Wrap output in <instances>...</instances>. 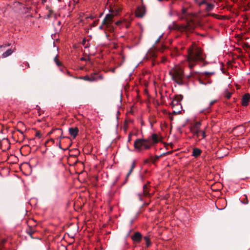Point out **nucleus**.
<instances>
[{
	"label": "nucleus",
	"mask_w": 250,
	"mask_h": 250,
	"mask_svg": "<svg viewBox=\"0 0 250 250\" xmlns=\"http://www.w3.org/2000/svg\"><path fill=\"white\" fill-rule=\"evenodd\" d=\"M205 59L201 48L192 46L188 49L187 61L189 67L191 69L198 62H203Z\"/></svg>",
	"instance_id": "f257e3e1"
},
{
	"label": "nucleus",
	"mask_w": 250,
	"mask_h": 250,
	"mask_svg": "<svg viewBox=\"0 0 250 250\" xmlns=\"http://www.w3.org/2000/svg\"><path fill=\"white\" fill-rule=\"evenodd\" d=\"M169 74L171 76L172 80L178 84L182 85L184 84V71L182 68L176 66L170 70Z\"/></svg>",
	"instance_id": "f03ea898"
},
{
	"label": "nucleus",
	"mask_w": 250,
	"mask_h": 250,
	"mask_svg": "<svg viewBox=\"0 0 250 250\" xmlns=\"http://www.w3.org/2000/svg\"><path fill=\"white\" fill-rule=\"evenodd\" d=\"M194 28V25L192 21L188 22L186 24L178 25L173 21L168 26V28L171 30H177L181 32H191Z\"/></svg>",
	"instance_id": "7ed1b4c3"
},
{
	"label": "nucleus",
	"mask_w": 250,
	"mask_h": 250,
	"mask_svg": "<svg viewBox=\"0 0 250 250\" xmlns=\"http://www.w3.org/2000/svg\"><path fill=\"white\" fill-rule=\"evenodd\" d=\"M152 143L150 142L149 139H137L134 142V147L138 151H142L149 149Z\"/></svg>",
	"instance_id": "20e7f679"
},
{
	"label": "nucleus",
	"mask_w": 250,
	"mask_h": 250,
	"mask_svg": "<svg viewBox=\"0 0 250 250\" xmlns=\"http://www.w3.org/2000/svg\"><path fill=\"white\" fill-rule=\"evenodd\" d=\"M122 9L120 7H110L109 9V14H107L103 21V24H111L115 16L119 14Z\"/></svg>",
	"instance_id": "39448f33"
},
{
	"label": "nucleus",
	"mask_w": 250,
	"mask_h": 250,
	"mask_svg": "<svg viewBox=\"0 0 250 250\" xmlns=\"http://www.w3.org/2000/svg\"><path fill=\"white\" fill-rule=\"evenodd\" d=\"M145 13L146 9L143 6H138L135 11V15L137 17L142 18L145 15Z\"/></svg>",
	"instance_id": "423d86ee"
},
{
	"label": "nucleus",
	"mask_w": 250,
	"mask_h": 250,
	"mask_svg": "<svg viewBox=\"0 0 250 250\" xmlns=\"http://www.w3.org/2000/svg\"><path fill=\"white\" fill-rule=\"evenodd\" d=\"M191 131L193 133L194 135L196 136V138H198L199 140H201V139L199 138V133H200L202 134V139H204L206 136L205 132L201 130L200 129L192 128Z\"/></svg>",
	"instance_id": "0eeeda50"
},
{
	"label": "nucleus",
	"mask_w": 250,
	"mask_h": 250,
	"mask_svg": "<svg viewBox=\"0 0 250 250\" xmlns=\"http://www.w3.org/2000/svg\"><path fill=\"white\" fill-rule=\"evenodd\" d=\"M202 152V150L201 149L198 147H194L192 149L191 156L194 158H197L201 155Z\"/></svg>",
	"instance_id": "6e6552de"
},
{
	"label": "nucleus",
	"mask_w": 250,
	"mask_h": 250,
	"mask_svg": "<svg viewBox=\"0 0 250 250\" xmlns=\"http://www.w3.org/2000/svg\"><path fill=\"white\" fill-rule=\"evenodd\" d=\"M142 236L139 232H136L132 236V240L136 243H140L142 239Z\"/></svg>",
	"instance_id": "1a4fd4ad"
},
{
	"label": "nucleus",
	"mask_w": 250,
	"mask_h": 250,
	"mask_svg": "<svg viewBox=\"0 0 250 250\" xmlns=\"http://www.w3.org/2000/svg\"><path fill=\"white\" fill-rule=\"evenodd\" d=\"M250 99V95L249 93L245 94L242 97V104L243 106L248 105L249 100Z\"/></svg>",
	"instance_id": "9d476101"
},
{
	"label": "nucleus",
	"mask_w": 250,
	"mask_h": 250,
	"mask_svg": "<svg viewBox=\"0 0 250 250\" xmlns=\"http://www.w3.org/2000/svg\"><path fill=\"white\" fill-rule=\"evenodd\" d=\"M215 2H216V1L215 2L208 1V2L206 3L205 4L206 5V7L205 8L206 11H207V12L211 11L214 9V7H215L214 3Z\"/></svg>",
	"instance_id": "9b49d317"
},
{
	"label": "nucleus",
	"mask_w": 250,
	"mask_h": 250,
	"mask_svg": "<svg viewBox=\"0 0 250 250\" xmlns=\"http://www.w3.org/2000/svg\"><path fill=\"white\" fill-rule=\"evenodd\" d=\"M90 82L96 81L98 80H102L103 77L102 75H98L97 73L92 74L90 76Z\"/></svg>",
	"instance_id": "f8f14e48"
},
{
	"label": "nucleus",
	"mask_w": 250,
	"mask_h": 250,
	"mask_svg": "<svg viewBox=\"0 0 250 250\" xmlns=\"http://www.w3.org/2000/svg\"><path fill=\"white\" fill-rule=\"evenodd\" d=\"M79 129L77 127H70L69 128V134L75 138L78 134Z\"/></svg>",
	"instance_id": "ddd939ff"
},
{
	"label": "nucleus",
	"mask_w": 250,
	"mask_h": 250,
	"mask_svg": "<svg viewBox=\"0 0 250 250\" xmlns=\"http://www.w3.org/2000/svg\"><path fill=\"white\" fill-rule=\"evenodd\" d=\"M194 0L200 6H201L203 4H205L208 1L215 2V0Z\"/></svg>",
	"instance_id": "4468645a"
},
{
	"label": "nucleus",
	"mask_w": 250,
	"mask_h": 250,
	"mask_svg": "<svg viewBox=\"0 0 250 250\" xmlns=\"http://www.w3.org/2000/svg\"><path fill=\"white\" fill-rule=\"evenodd\" d=\"M147 139H150V142H151V140L153 144H156L159 141L158 136L155 133L152 134V135L151 136H150L149 137H148Z\"/></svg>",
	"instance_id": "2eb2a0df"
},
{
	"label": "nucleus",
	"mask_w": 250,
	"mask_h": 250,
	"mask_svg": "<svg viewBox=\"0 0 250 250\" xmlns=\"http://www.w3.org/2000/svg\"><path fill=\"white\" fill-rule=\"evenodd\" d=\"M188 8L184 7L182 8L181 16L182 19H186L188 16L189 14L188 12Z\"/></svg>",
	"instance_id": "dca6fc26"
},
{
	"label": "nucleus",
	"mask_w": 250,
	"mask_h": 250,
	"mask_svg": "<svg viewBox=\"0 0 250 250\" xmlns=\"http://www.w3.org/2000/svg\"><path fill=\"white\" fill-rule=\"evenodd\" d=\"M143 194L145 196H147L148 195H149V190L148 189V187H147V186L146 185H144L143 186Z\"/></svg>",
	"instance_id": "f3484780"
},
{
	"label": "nucleus",
	"mask_w": 250,
	"mask_h": 250,
	"mask_svg": "<svg viewBox=\"0 0 250 250\" xmlns=\"http://www.w3.org/2000/svg\"><path fill=\"white\" fill-rule=\"evenodd\" d=\"M216 100H214V101H211L210 103H209V106L206 109H204V110H201L200 111V112L201 113H203L205 112V110H208V112H209V110L210 109V106L213 105L215 102H216Z\"/></svg>",
	"instance_id": "a211bd4d"
},
{
	"label": "nucleus",
	"mask_w": 250,
	"mask_h": 250,
	"mask_svg": "<svg viewBox=\"0 0 250 250\" xmlns=\"http://www.w3.org/2000/svg\"><path fill=\"white\" fill-rule=\"evenodd\" d=\"M13 52V51L11 50V49H8L7 51H6L5 52H4L2 56L3 58H6L8 56H9V55H10Z\"/></svg>",
	"instance_id": "6ab92c4d"
},
{
	"label": "nucleus",
	"mask_w": 250,
	"mask_h": 250,
	"mask_svg": "<svg viewBox=\"0 0 250 250\" xmlns=\"http://www.w3.org/2000/svg\"><path fill=\"white\" fill-rule=\"evenodd\" d=\"M135 167V162H133L132 164H131V168L129 171V172H128V173L126 175V179H127V178L128 177V176L130 175V174L131 173L133 169H134V168Z\"/></svg>",
	"instance_id": "aec40b11"
},
{
	"label": "nucleus",
	"mask_w": 250,
	"mask_h": 250,
	"mask_svg": "<svg viewBox=\"0 0 250 250\" xmlns=\"http://www.w3.org/2000/svg\"><path fill=\"white\" fill-rule=\"evenodd\" d=\"M61 67L60 68V70L62 72V73H65V72H66L67 74L70 76H71L72 75L70 74V72L67 71L66 68L64 67H62V66H60Z\"/></svg>",
	"instance_id": "412c9836"
},
{
	"label": "nucleus",
	"mask_w": 250,
	"mask_h": 250,
	"mask_svg": "<svg viewBox=\"0 0 250 250\" xmlns=\"http://www.w3.org/2000/svg\"><path fill=\"white\" fill-rule=\"evenodd\" d=\"M201 124L200 122H196L193 125L192 128L200 129Z\"/></svg>",
	"instance_id": "4be33fe9"
},
{
	"label": "nucleus",
	"mask_w": 250,
	"mask_h": 250,
	"mask_svg": "<svg viewBox=\"0 0 250 250\" xmlns=\"http://www.w3.org/2000/svg\"><path fill=\"white\" fill-rule=\"evenodd\" d=\"M54 62H55L56 64L58 66H62V63L59 61V60L57 58V56H56L54 59Z\"/></svg>",
	"instance_id": "5701e85b"
},
{
	"label": "nucleus",
	"mask_w": 250,
	"mask_h": 250,
	"mask_svg": "<svg viewBox=\"0 0 250 250\" xmlns=\"http://www.w3.org/2000/svg\"><path fill=\"white\" fill-rule=\"evenodd\" d=\"M144 240L146 241V245L147 247H148L150 244V241L148 236H145L144 237Z\"/></svg>",
	"instance_id": "b1692460"
},
{
	"label": "nucleus",
	"mask_w": 250,
	"mask_h": 250,
	"mask_svg": "<svg viewBox=\"0 0 250 250\" xmlns=\"http://www.w3.org/2000/svg\"><path fill=\"white\" fill-rule=\"evenodd\" d=\"M57 131H62V129L60 128L53 129L48 133V135H50L51 134L54 133V132Z\"/></svg>",
	"instance_id": "393cba45"
},
{
	"label": "nucleus",
	"mask_w": 250,
	"mask_h": 250,
	"mask_svg": "<svg viewBox=\"0 0 250 250\" xmlns=\"http://www.w3.org/2000/svg\"><path fill=\"white\" fill-rule=\"evenodd\" d=\"M27 233L30 235L31 237H32V235L34 233V231L31 228L27 230Z\"/></svg>",
	"instance_id": "a878e982"
},
{
	"label": "nucleus",
	"mask_w": 250,
	"mask_h": 250,
	"mask_svg": "<svg viewBox=\"0 0 250 250\" xmlns=\"http://www.w3.org/2000/svg\"><path fill=\"white\" fill-rule=\"evenodd\" d=\"M225 96L227 98V99H229L231 96V92H229V91H226L225 93Z\"/></svg>",
	"instance_id": "bb28decb"
},
{
	"label": "nucleus",
	"mask_w": 250,
	"mask_h": 250,
	"mask_svg": "<svg viewBox=\"0 0 250 250\" xmlns=\"http://www.w3.org/2000/svg\"><path fill=\"white\" fill-rule=\"evenodd\" d=\"M110 25H111V24H109L107 25V24H103L102 23V24L99 26V29H103L104 28V26H106V27H109L110 26Z\"/></svg>",
	"instance_id": "cd10ccee"
},
{
	"label": "nucleus",
	"mask_w": 250,
	"mask_h": 250,
	"mask_svg": "<svg viewBox=\"0 0 250 250\" xmlns=\"http://www.w3.org/2000/svg\"><path fill=\"white\" fill-rule=\"evenodd\" d=\"M36 136L39 138H41L42 134L39 132H37L36 133Z\"/></svg>",
	"instance_id": "c85d7f7f"
},
{
	"label": "nucleus",
	"mask_w": 250,
	"mask_h": 250,
	"mask_svg": "<svg viewBox=\"0 0 250 250\" xmlns=\"http://www.w3.org/2000/svg\"><path fill=\"white\" fill-rule=\"evenodd\" d=\"M83 79L86 81H88L90 82V76H86L83 77Z\"/></svg>",
	"instance_id": "c756f323"
},
{
	"label": "nucleus",
	"mask_w": 250,
	"mask_h": 250,
	"mask_svg": "<svg viewBox=\"0 0 250 250\" xmlns=\"http://www.w3.org/2000/svg\"><path fill=\"white\" fill-rule=\"evenodd\" d=\"M244 196H245L246 200L242 201V202L244 204H248L249 202L247 199V197L245 195H244Z\"/></svg>",
	"instance_id": "7c9ffc66"
},
{
	"label": "nucleus",
	"mask_w": 250,
	"mask_h": 250,
	"mask_svg": "<svg viewBox=\"0 0 250 250\" xmlns=\"http://www.w3.org/2000/svg\"><path fill=\"white\" fill-rule=\"evenodd\" d=\"M61 132V136H60L59 137V139L60 140H61L62 138H65V136H64L63 135H62V131H60Z\"/></svg>",
	"instance_id": "2f4dec72"
},
{
	"label": "nucleus",
	"mask_w": 250,
	"mask_h": 250,
	"mask_svg": "<svg viewBox=\"0 0 250 250\" xmlns=\"http://www.w3.org/2000/svg\"><path fill=\"white\" fill-rule=\"evenodd\" d=\"M214 72H205V74L206 75H209H209H213V74H214Z\"/></svg>",
	"instance_id": "473e14b6"
},
{
	"label": "nucleus",
	"mask_w": 250,
	"mask_h": 250,
	"mask_svg": "<svg viewBox=\"0 0 250 250\" xmlns=\"http://www.w3.org/2000/svg\"><path fill=\"white\" fill-rule=\"evenodd\" d=\"M163 36V35H161L159 38L156 41V43H158L159 42L161 38H162V37Z\"/></svg>",
	"instance_id": "72a5a7b5"
},
{
	"label": "nucleus",
	"mask_w": 250,
	"mask_h": 250,
	"mask_svg": "<svg viewBox=\"0 0 250 250\" xmlns=\"http://www.w3.org/2000/svg\"><path fill=\"white\" fill-rule=\"evenodd\" d=\"M121 22H122V21H116V24L117 25H120V24L121 23Z\"/></svg>",
	"instance_id": "f704fd0d"
},
{
	"label": "nucleus",
	"mask_w": 250,
	"mask_h": 250,
	"mask_svg": "<svg viewBox=\"0 0 250 250\" xmlns=\"http://www.w3.org/2000/svg\"><path fill=\"white\" fill-rule=\"evenodd\" d=\"M115 69H116V68H113L112 69H111L110 71L112 72V73H114L115 72Z\"/></svg>",
	"instance_id": "c9c22d12"
},
{
	"label": "nucleus",
	"mask_w": 250,
	"mask_h": 250,
	"mask_svg": "<svg viewBox=\"0 0 250 250\" xmlns=\"http://www.w3.org/2000/svg\"><path fill=\"white\" fill-rule=\"evenodd\" d=\"M138 196H139V199L140 200H142V195L141 193H139L138 194Z\"/></svg>",
	"instance_id": "e433bc0d"
},
{
	"label": "nucleus",
	"mask_w": 250,
	"mask_h": 250,
	"mask_svg": "<svg viewBox=\"0 0 250 250\" xmlns=\"http://www.w3.org/2000/svg\"><path fill=\"white\" fill-rule=\"evenodd\" d=\"M131 140V135L129 134L128 138V141L129 142Z\"/></svg>",
	"instance_id": "4c0bfd02"
},
{
	"label": "nucleus",
	"mask_w": 250,
	"mask_h": 250,
	"mask_svg": "<svg viewBox=\"0 0 250 250\" xmlns=\"http://www.w3.org/2000/svg\"><path fill=\"white\" fill-rule=\"evenodd\" d=\"M59 147L60 148H62L61 147V140H59Z\"/></svg>",
	"instance_id": "58836bf2"
},
{
	"label": "nucleus",
	"mask_w": 250,
	"mask_h": 250,
	"mask_svg": "<svg viewBox=\"0 0 250 250\" xmlns=\"http://www.w3.org/2000/svg\"><path fill=\"white\" fill-rule=\"evenodd\" d=\"M25 65L27 66V67H29V64L27 62H25Z\"/></svg>",
	"instance_id": "ea45409f"
},
{
	"label": "nucleus",
	"mask_w": 250,
	"mask_h": 250,
	"mask_svg": "<svg viewBox=\"0 0 250 250\" xmlns=\"http://www.w3.org/2000/svg\"><path fill=\"white\" fill-rule=\"evenodd\" d=\"M42 0V3H44V2H46V0Z\"/></svg>",
	"instance_id": "a19ab883"
},
{
	"label": "nucleus",
	"mask_w": 250,
	"mask_h": 250,
	"mask_svg": "<svg viewBox=\"0 0 250 250\" xmlns=\"http://www.w3.org/2000/svg\"><path fill=\"white\" fill-rule=\"evenodd\" d=\"M54 132L56 133V134H58L60 133H61V132Z\"/></svg>",
	"instance_id": "79ce46f5"
},
{
	"label": "nucleus",
	"mask_w": 250,
	"mask_h": 250,
	"mask_svg": "<svg viewBox=\"0 0 250 250\" xmlns=\"http://www.w3.org/2000/svg\"><path fill=\"white\" fill-rule=\"evenodd\" d=\"M202 137V134L201 133H199V137ZM202 139V138H201V139Z\"/></svg>",
	"instance_id": "37998d69"
},
{
	"label": "nucleus",
	"mask_w": 250,
	"mask_h": 250,
	"mask_svg": "<svg viewBox=\"0 0 250 250\" xmlns=\"http://www.w3.org/2000/svg\"><path fill=\"white\" fill-rule=\"evenodd\" d=\"M19 131L21 133L23 134V132H22V131H20V130H19Z\"/></svg>",
	"instance_id": "c03bdc74"
},
{
	"label": "nucleus",
	"mask_w": 250,
	"mask_h": 250,
	"mask_svg": "<svg viewBox=\"0 0 250 250\" xmlns=\"http://www.w3.org/2000/svg\"><path fill=\"white\" fill-rule=\"evenodd\" d=\"M201 83L203 84H206V83H202V82H201Z\"/></svg>",
	"instance_id": "a18cd8bd"
},
{
	"label": "nucleus",
	"mask_w": 250,
	"mask_h": 250,
	"mask_svg": "<svg viewBox=\"0 0 250 250\" xmlns=\"http://www.w3.org/2000/svg\"><path fill=\"white\" fill-rule=\"evenodd\" d=\"M51 140L52 142H54V140L53 139H51Z\"/></svg>",
	"instance_id": "49530a36"
},
{
	"label": "nucleus",
	"mask_w": 250,
	"mask_h": 250,
	"mask_svg": "<svg viewBox=\"0 0 250 250\" xmlns=\"http://www.w3.org/2000/svg\"><path fill=\"white\" fill-rule=\"evenodd\" d=\"M188 78H189L190 77V75L187 76Z\"/></svg>",
	"instance_id": "de8ad7c7"
},
{
	"label": "nucleus",
	"mask_w": 250,
	"mask_h": 250,
	"mask_svg": "<svg viewBox=\"0 0 250 250\" xmlns=\"http://www.w3.org/2000/svg\"><path fill=\"white\" fill-rule=\"evenodd\" d=\"M160 156H157V158L158 159L160 158Z\"/></svg>",
	"instance_id": "09e8293b"
},
{
	"label": "nucleus",
	"mask_w": 250,
	"mask_h": 250,
	"mask_svg": "<svg viewBox=\"0 0 250 250\" xmlns=\"http://www.w3.org/2000/svg\"><path fill=\"white\" fill-rule=\"evenodd\" d=\"M208 83H210V82H208Z\"/></svg>",
	"instance_id": "8fccbe9b"
}]
</instances>
